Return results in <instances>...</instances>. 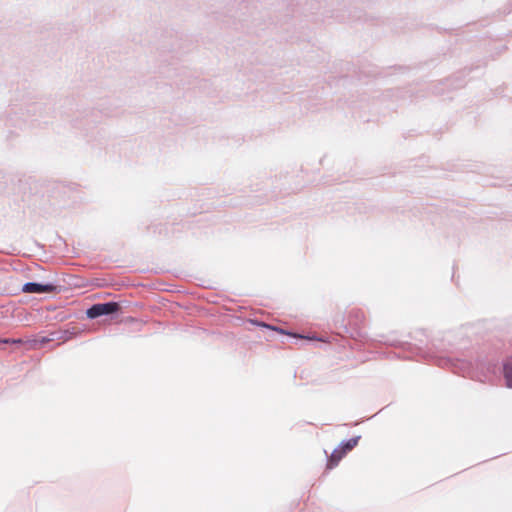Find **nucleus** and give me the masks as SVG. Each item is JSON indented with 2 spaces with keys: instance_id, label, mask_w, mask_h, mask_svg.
<instances>
[{
  "instance_id": "f257e3e1",
  "label": "nucleus",
  "mask_w": 512,
  "mask_h": 512,
  "mask_svg": "<svg viewBox=\"0 0 512 512\" xmlns=\"http://www.w3.org/2000/svg\"><path fill=\"white\" fill-rule=\"evenodd\" d=\"M119 310L120 305L117 302L98 303L87 310V316L91 319H94L102 315L116 313Z\"/></svg>"
},
{
  "instance_id": "f03ea898",
  "label": "nucleus",
  "mask_w": 512,
  "mask_h": 512,
  "mask_svg": "<svg viewBox=\"0 0 512 512\" xmlns=\"http://www.w3.org/2000/svg\"><path fill=\"white\" fill-rule=\"evenodd\" d=\"M55 289V287L52 284H38V283H26L23 286V292L25 293H46V292H52Z\"/></svg>"
},
{
  "instance_id": "7ed1b4c3",
  "label": "nucleus",
  "mask_w": 512,
  "mask_h": 512,
  "mask_svg": "<svg viewBox=\"0 0 512 512\" xmlns=\"http://www.w3.org/2000/svg\"><path fill=\"white\" fill-rule=\"evenodd\" d=\"M78 334V330L73 328L72 330H64L58 333H52V338H43L42 342H49L52 340H58L61 342H66L72 338H74Z\"/></svg>"
},
{
  "instance_id": "20e7f679",
  "label": "nucleus",
  "mask_w": 512,
  "mask_h": 512,
  "mask_svg": "<svg viewBox=\"0 0 512 512\" xmlns=\"http://www.w3.org/2000/svg\"><path fill=\"white\" fill-rule=\"evenodd\" d=\"M345 455V450H342L340 447L335 449L328 459L327 469H333L336 467Z\"/></svg>"
},
{
  "instance_id": "39448f33",
  "label": "nucleus",
  "mask_w": 512,
  "mask_h": 512,
  "mask_svg": "<svg viewBox=\"0 0 512 512\" xmlns=\"http://www.w3.org/2000/svg\"><path fill=\"white\" fill-rule=\"evenodd\" d=\"M504 376L508 387L512 388V359L504 365Z\"/></svg>"
},
{
  "instance_id": "423d86ee",
  "label": "nucleus",
  "mask_w": 512,
  "mask_h": 512,
  "mask_svg": "<svg viewBox=\"0 0 512 512\" xmlns=\"http://www.w3.org/2000/svg\"><path fill=\"white\" fill-rule=\"evenodd\" d=\"M359 437H354L346 441L343 445L340 446L342 450H345V453L351 451L358 444Z\"/></svg>"
}]
</instances>
